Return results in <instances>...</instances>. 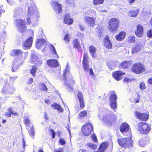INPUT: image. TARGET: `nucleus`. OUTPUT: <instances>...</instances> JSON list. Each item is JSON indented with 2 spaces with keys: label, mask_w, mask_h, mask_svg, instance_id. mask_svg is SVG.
Returning <instances> with one entry per match:
<instances>
[{
  "label": "nucleus",
  "mask_w": 152,
  "mask_h": 152,
  "mask_svg": "<svg viewBox=\"0 0 152 152\" xmlns=\"http://www.w3.org/2000/svg\"><path fill=\"white\" fill-rule=\"evenodd\" d=\"M108 145L107 142H104L102 143L99 148V152H104L107 148Z\"/></svg>",
  "instance_id": "obj_27"
},
{
  "label": "nucleus",
  "mask_w": 152,
  "mask_h": 152,
  "mask_svg": "<svg viewBox=\"0 0 152 152\" xmlns=\"http://www.w3.org/2000/svg\"><path fill=\"white\" fill-rule=\"evenodd\" d=\"M14 22L17 25V28L19 31L22 32L26 30V27L25 26L24 21L18 19L15 20Z\"/></svg>",
  "instance_id": "obj_8"
},
{
  "label": "nucleus",
  "mask_w": 152,
  "mask_h": 152,
  "mask_svg": "<svg viewBox=\"0 0 152 152\" xmlns=\"http://www.w3.org/2000/svg\"><path fill=\"white\" fill-rule=\"evenodd\" d=\"M126 35L125 33L122 31L120 32L119 34L116 36V39L118 41L123 40L124 38Z\"/></svg>",
  "instance_id": "obj_28"
},
{
  "label": "nucleus",
  "mask_w": 152,
  "mask_h": 152,
  "mask_svg": "<svg viewBox=\"0 0 152 152\" xmlns=\"http://www.w3.org/2000/svg\"><path fill=\"white\" fill-rule=\"evenodd\" d=\"M104 42V46L107 48L111 49L112 48V45L110 42L108 36H105Z\"/></svg>",
  "instance_id": "obj_22"
},
{
  "label": "nucleus",
  "mask_w": 152,
  "mask_h": 152,
  "mask_svg": "<svg viewBox=\"0 0 152 152\" xmlns=\"http://www.w3.org/2000/svg\"><path fill=\"white\" fill-rule=\"evenodd\" d=\"M38 12L37 8L34 4L29 6L28 7V16H32L34 17H35L38 15Z\"/></svg>",
  "instance_id": "obj_9"
},
{
  "label": "nucleus",
  "mask_w": 152,
  "mask_h": 152,
  "mask_svg": "<svg viewBox=\"0 0 152 152\" xmlns=\"http://www.w3.org/2000/svg\"><path fill=\"white\" fill-rule=\"evenodd\" d=\"M120 130L122 133L126 135H127L126 133H129L130 131L129 125L126 123H124L121 125L120 127Z\"/></svg>",
  "instance_id": "obj_13"
},
{
  "label": "nucleus",
  "mask_w": 152,
  "mask_h": 152,
  "mask_svg": "<svg viewBox=\"0 0 152 152\" xmlns=\"http://www.w3.org/2000/svg\"><path fill=\"white\" fill-rule=\"evenodd\" d=\"M39 88L40 89L43 91H47L48 88L46 87L45 85L43 83L40 84L39 85Z\"/></svg>",
  "instance_id": "obj_36"
},
{
  "label": "nucleus",
  "mask_w": 152,
  "mask_h": 152,
  "mask_svg": "<svg viewBox=\"0 0 152 152\" xmlns=\"http://www.w3.org/2000/svg\"><path fill=\"white\" fill-rule=\"evenodd\" d=\"M50 50L53 52L54 54H56L57 53L54 47L52 45H50Z\"/></svg>",
  "instance_id": "obj_47"
},
{
  "label": "nucleus",
  "mask_w": 152,
  "mask_h": 152,
  "mask_svg": "<svg viewBox=\"0 0 152 152\" xmlns=\"http://www.w3.org/2000/svg\"><path fill=\"white\" fill-rule=\"evenodd\" d=\"M88 56L87 53H85L83 55V64L84 69L86 72L89 71V65L88 63Z\"/></svg>",
  "instance_id": "obj_12"
},
{
  "label": "nucleus",
  "mask_w": 152,
  "mask_h": 152,
  "mask_svg": "<svg viewBox=\"0 0 152 152\" xmlns=\"http://www.w3.org/2000/svg\"><path fill=\"white\" fill-rule=\"evenodd\" d=\"M69 69L67 66L64 74L63 81L68 87V91H71L73 89L72 85L74 84V81L72 79V75L69 74Z\"/></svg>",
  "instance_id": "obj_2"
},
{
  "label": "nucleus",
  "mask_w": 152,
  "mask_h": 152,
  "mask_svg": "<svg viewBox=\"0 0 152 152\" xmlns=\"http://www.w3.org/2000/svg\"><path fill=\"white\" fill-rule=\"evenodd\" d=\"M25 143H26V142L25 141V140H24V139L23 138V141H22V145H23V147L24 148H25V146H26Z\"/></svg>",
  "instance_id": "obj_58"
},
{
  "label": "nucleus",
  "mask_w": 152,
  "mask_h": 152,
  "mask_svg": "<svg viewBox=\"0 0 152 152\" xmlns=\"http://www.w3.org/2000/svg\"><path fill=\"white\" fill-rule=\"evenodd\" d=\"M140 88L142 89H144L146 88L145 84L144 83L142 82L140 83Z\"/></svg>",
  "instance_id": "obj_50"
},
{
  "label": "nucleus",
  "mask_w": 152,
  "mask_h": 152,
  "mask_svg": "<svg viewBox=\"0 0 152 152\" xmlns=\"http://www.w3.org/2000/svg\"><path fill=\"white\" fill-rule=\"evenodd\" d=\"M132 71L137 74H140L145 71L143 65L140 63L134 64L131 69Z\"/></svg>",
  "instance_id": "obj_6"
},
{
  "label": "nucleus",
  "mask_w": 152,
  "mask_h": 152,
  "mask_svg": "<svg viewBox=\"0 0 152 152\" xmlns=\"http://www.w3.org/2000/svg\"><path fill=\"white\" fill-rule=\"evenodd\" d=\"M29 133L30 136H34V132L33 126L30 127V129L29 130Z\"/></svg>",
  "instance_id": "obj_42"
},
{
  "label": "nucleus",
  "mask_w": 152,
  "mask_h": 152,
  "mask_svg": "<svg viewBox=\"0 0 152 152\" xmlns=\"http://www.w3.org/2000/svg\"><path fill=\"white\" fill-rule=\"evenodd\" d=\"M46 41L44 39H41L37 40L36 44V47L38 49H40L45 45Z\"/></svg>",
  "instance_id": "obj_24"
},
{
  "label": "nucleus",
  "mask_w": 152,
  "mask_h": 152,
  "mask_svg": "<svg viewBox=\"0 0 152 152\" xmlns=\"http://www.w3.org/2000/svg\"><path fill=\"white\" fill-rule=\"evenodd\" d=\"M64 39L65 43H67L69 42L70 36L69 34H66L64 37Z\"/></svg>",
  "instance_id": "obj_39"
},
{
  "label": "nucleus",
  "mask_w": 152,
  "mask_h": 152,
  "mask_svg": "<svg viewBox=\"0 0 152 152\" xmlns=\"http://www.w3.org/2000/svg\"><path fill=\"white\" fill-rule=\"evenodd\" d=\"M52 107L53 108L58 110L61 112H63V109L59 105L55 103L52 105Z\"/></svg>",
  "instance_id": "obj_33"
},
{
  "label": "nucleus",
  "mask_w": 152,
  "mask_h": 152,
  "mask_svg": "<svg viewBox=\"0 0 152 152\" xmlns=\"http://www.w3.org/2000/svg\"><path fill=\"white\" fill-rule=\"evenodd\" d=\"M60 143L61 145H63L65 143V141L63 139H60Z\"/></svg>",
  "instance_id": "obj_54"
},
{
  "label": "nucleus",
  "mask_w": 152,
  "mask_h": 152,
  "mask_svg": "<svg viewBox=\"0 0 152 152\" xmlns=\"http://www.w3.org/2000/svg\"><path fill=\"white\" fill-rule=\"evenodd\" d=\"M142 48L143 45L141 43L136 44L135 47L132 49V53H135L139 52Z\"/></svg>",
  "instance_id": "obj_20"
},
{
  "label": "nucleus",
  "mask_w": 152,
  "mask_h": 152,
  "mask_svg": "<svg viewBox=\"0 0 152 152\" xmlns=\"http://www.w3.org/2000/svg\"><path fill=\"white\" fill-rule=\"evenodd\" d=\"M24 123L27 126L29 125L30 121L28 118H25L24 120Z\"/></svg>",
  "instance_id": "obj_53"
},
{
  "label": "nucleus",
  "mask_w": 152,
  "mask_h": 152,
  "mask_svg": "<svg viewBox=\"0 0 152 152\" xmlns=\"http://www.w3.org/2000/svg\"><path fill=\"white\" fill-rule=\"evenodd\" d=\"M131 64V61H126L123 62L120 65V67L122 68L125 69L128 68Z\"/></svg>",
  "instance_id": "obj_30"
},
{
  "label": "nucleus",
  "mask_w": 152,
  "mask_h": 152,
  "mask_svg": "<svg viewBox=\"0 0 152 152\" xmlns=\"http://www.w3.org/2000/svg\"><path fill=\"white\" fill-rule=\"evenodd\" d=\"M87 115V113L86 111H82L80 112L78 116V118L80 119H82Z\"/></svg>",
  "instance_id": "obj_34"
},
{
  "label": "nucleus",
  "mask_w": 152,
  "mask_h": 152,
  "mask_svg": "<svg viewBox=\"0 0 152 152\" xmlns=\"http://www.w3.org/2000/svg\"><path fill=\"white\" fill-rule=\"evenodd\" d=\"M77 36L78 37H79L81 38H83L84 37L83 34L81 33H80V32L78 33Z\"/></svg>",
  "instance_id": "obj_55"
},
{
  "label": "nucleus",
  "mask_w": 152,
  "mask_h": 152,
  "mask_svg": "<svg viewBox=\"0 0 152 152\" xmlns=\"http://www.w3.org/2000/svg\"><path fill=\"white\" fill-rule=\"evenodd\" d=\"M101 110L102 111L100 113L101 114H98V116L100 118V116L102 114L103 115V117L101 119L103 122L107 125L112 124L114 121L115 116L112 112L107 109H102Z\"/></svg>",
  "instance_id": "obj_1"
},
{
  "label": "nucleus",
  "mask_w": 152,
  "mask_h": 152,
  "mask_svg": "<svg viewBox=\"0 0 152 152\" xmlns=\"http://www.w3.org/2000/svg\"><path fill=\"white\" fill-rule=\"evenodd\" d=\"M91 137L93 141L95 142H97L98 140L96 137V136L94 134H92L91 135Z\"/></svg>",
  "instance_id": "obj_49"
},
{
  "label": "nucleus",
  "mask_w": 152,
  "mask_h": 152,
  "mask_svg": "<svg viewBox=\"0 0 152 152\" xmlns=\"http://www.w3.org/2000/svg\"><path fill=\"white\" fill-rule=\"evenodd\" d=\"M134 115L136 118L141 121H145L148 118V115L147 114L141 113L140 112L136 111L134 113Z\"/></svg>",
  "instance_id": "obj_11"
},
{
  "label": "nucleus",
  "mask_w": 152,
  "mask_h": 152,
  "mask_svg": "<svg viewBox=\"0 0 152 152\" xmlns=\"http://www.w3.org/2000/svg\"><path fill=\"white\" fill-rule=\"evenodd\" d=\"M89 74H91V75H93L94 74L93 71V70L92 69L90 68L89 70Z\"/></svg>",
  "instance_id": "obj_60"
},
{
  "label": "nucleus",
  "mask_w": 152,
  "mask_h": 152,
  "mask_svg": "<svg viewBox=\"0 0 152 152\" xmlns=\"http://www.w3.org/2000/svg\"><path fill=\"white\" fill-rule=\"evenodd\" d=\"M136 35L138 37H141L143 35V28L141 25H138L137 26V30L135 31Z\"/></svg>",
  "instance_id": "obj_17"
},
{
  "label": "nucleus",
  "mask_w": 152,
  "mask_h": 152,
  "mask_svg": "<svg viewBox=\"0 0 152 152\" xmlns=\"http://www.w3.org/2000/svg\"><path fill=\"white\" fill-rule=\"evenodd\" d=\"M117 97L115 93L112 94L110 97V104L113 109H116L117 107L116 100Z\"/></svg>",
  "instance_id": "obj_10"
},
{
  "label": "nucleus",
  "mask_w": 152,
  "mask_h": 152,
  "mask_svg": "<svg viewBox=\"0 0 152 152\" xmlns=\"http://www.w3.org/2000/svg\"><path fill=\"white\" fill-rule=\"evenodd\" d=\"M47 63L48 65L52 67H56L58 65L57 60L54 59L47 60Z\"/></svg>",
  "instance_id": "obj_26"
},
{
  "label": "nucleus",
  "mask_w": 152,
  "mask_h": 152,
  "mask_svg": "<svg viewBox=\"0 0 152 152\" xmlns=\"http://www.w3.org/2000/svg\"><path fill=\"white\" fill-rule=\"evenodd\" d=\"M33 81V79L32 78H30L28 80L27 83L31 84L32 83Z\"/></svg>",
  "instance_id": "obj_57"
},
{
  "label": "nucleus",
  "mask_w": 152,
  "mask_h": 152,
  "mask_svg": "<svg viewBox=\"0 0 152 152\" xmlns=\"http://www.w3.org/2000/svg\"><path fill=\"white\" fill-rule=\"evenodd\" d=\"M135 40L134 37L132 36H130L129 37L128 39V42L130 43L135 42Z\"/></svg>",
  "instance_id": "obj_44"
},
{
  "label": "nucleus",
  "mask_w": 152,
  "mask_h": 152,
  "mask_svg": "<svg viewBox=\"0 0 152 152\" xmlns=\"http://www.w3.org/2000/svg\"><path fill=\"white\" fill-rule=\"evenodd\" d=\"M138 130L143 134H147L151 129L150 124L143 122L140 123L138 124Z\"/></svg>",
  "instance_id": "obj_5"
},
{
  "label": "nucleus",
  "mask_w": 152,
  "mask_h": 152,
  "mask_svg": "<svg viewBox=\"0 0 152 152\" xmlns=\"http://www.w3.org/2000/svg\"><path fill=\"white\" fill-rule=\"evenodd\" d=\"M66 2L71 6H74L75 5V1L74 0H66Z\"/></svg>",
  "instance_id": "obj_45"
},
{
  "label": "nucleus",
  "mask_w": 152,
  "mask_h": 152,
  "mask_svg": "<svg viewBox=\"0 0 152 152\" xmlns=\"http://www.w3.org/2000/svg\"><path fill=\"white\" fill-rule=\"evenodd\" d=\"M148 82L149 83L152 85V78H150L148 80Z\"/></svg>",
  "instance_id": "obj_64"
},
{
  "label": "nucleus",
  "mask_w": 152,
  "mask_h": 152,
  "mask_svg": "<svg viewBox=\"0 0 152 152\" xmlns=\"http://www.w3.org/2000/svg\"><path fill=\"white\" fill-rule=\"evenodd\" d=\"M139 12V10L137 9L130 11L129 13V16L132 17H135Z\"/></svg>",
  "instance_id": "obj_32"
},
{
  "label": "nucleus",
  "mask_w": 152,
  "mask_h": 152,
  "mask_svg": "<svg viewBox=\"0 0 152 152\" xmlns=\"http://www.w3.org/2000/svg\"><path fill=\"white\" fill-rule=\"evenodd\" d=\"M77 96L79 102L80 107L82 108L84 107L83 95L81 92H79L77 94Z\"/></svg>",
  "instance_id": "obj_21"
},
{
  "label": "nucleus",
  "mask_w": 152,
  "mask_h": 152,
  "mask_svg": "<svg viewBox=\"0 0 152 152\" xmlns=\"http://www.w3.org/2000/svg\"><path fill=\"white\" fill-rule=\"evenodd\" d=\"M95 19L89 16L85 17V21L88 26L90 27H93L95 25Z\"/></svg>",
  "instance_id": "obj_14"
},
{
  "label": "nucleus",
  "mask_w": 152,
  "mask_h": 152,
  "mask_svg": "<svg viewBox=\"0 0 152 152\" xmlns=\"http://www.w3.org/2000/svg\"><path fill=\"white\" fill-rule=\"evenodd\" d=\"M36 69L37 68L36 66H33L32 69L30 70V73L34 76H35V75Z\"/></svg>",
  "instance_id": "obj_35"
},
{
  "label": "nucleus",
  "mask_w": 152,
  "mask_h": 152,
  "mask_svg": "<svg viewBox=\"0 0 152 152\" xmlns=\"http://www.w3.org/2000/svg\"><path fill=\"white\" fill-rule=\"evenodd\" d=\"M51 132L52 133V137L54 138L55 137V133L53 130H51Z\"/></svg>",
  "instance_id": "obj_63"
},
{
  "label": "nucleus",
  "mask_w": 152,
  "mask_h": 152,
  "mask_svg": "<svg viewBox=\"0 0 152 152\" xmlns=\"http://www.w3.org/2000/svg\"><path fill=\"white\" fill-rule=\"evenodd\" d=\"M139 144L141 147H144L145 145V141L142 140L139 141Z\"/></svg>",
  "instance_id": "obj_48"
},
{
  "label": "nucleus",
  "mask_w": 152,
  "mask_h": 152,
  "mask_svg": "<svg viewBox=\"0 0 152 152\" xmlns=\"http://www.w3.org/2000/svg\"><path fill=\"white\" fill-rule=\"evenodd\" d=\"M131 80H130L129 78H126L124 79V82H130Z\"/></svg>",
  "instance_id": "obj_56"
},
{
  "label": "nucleus",
  "mask_w": 152,
  "mask_h": 152,
  "mask_svg": "<svg viewBox=\"0 0 152 152\" xmlns=\"http://www.w3.org/2000/svg\"><path fill=\"white\" fill-rule=\"evenodd\" d=\"M93 129V127L91 124L89 123L84 124L82 128V134L85 136H87L89 135Z\"/></svg>",
  "instance_id": "obj_7"
},
{
  "label": "nucleus",
  "mask_w": 152,
  "mask_h": 152,
  "mask_svg": "<svg viewBox=\"0 0 152 152\" xmlns=\"http://www.w3.org/2000/svg\"><path fill=\"white\" fill-rule=\"evenodd\" d=\"M118 142L120 145L124 148L131 147L132 146V140L130 138H120Z\"/></svg>",
  "instance_id": "obj_4"
},
{
  "label": "nucleus",
  "mask_w": 152,
  "mask_h": 152,
  "mask_svg": "<svg viewBox=\"0 0 152 152\" xmlns=\"http://www.w3.org/2000/svg\"><path fill=\"white\" fill-rule=\"evenodd\" d=\"M28 52H26L25 53H23L21 50H18L16 49V56H18L20 55H22V56H23V55L24 56V57H17L16 58H18V60H20V61H21L22 60H23L24 59L26 58V57L28 55Z\"/></svg>",
  "instance_id": "obj_18"
},
{
  "label": "nucleus",
  "mask_w": 152,
  "mask_h": 152,
  "mask_svg": "<svg viewBox=\"0 0 152 152\" xmlns=\"http://www.w3.org/2000/svg\"><path fill=\"white\" fill-rule=\"evenodd\" d=\"M35 62V66H40L42 64V61L41 59H38Z\"/></svg>",
  "instance_id": "obj_43"
},
{
  "label": "nucleus",
  "mask_w": 152,
  "mask_h": 152,
  "mask_svg": "<svg viewBox=\"0 0 152 152\" xmlns=\"http://www.w3.org/2000/svg\"><path fill=\"white\" fill-rule=\"evenodd\" d=\"M140 98L136 99H134V102L136 103H138L139 102Z\"/></svg>",
  "instance_id": "obj_62"
},
{
  "label": "nucleus",
  "mask_w": 152,
  "mask_h": 152,
  "mask_svg": "<svg viewBox=\"0 0 152 152\" xmlns=\"http://www.w3.org/2000/svg\"><path fill=\"white\" fill-rule=\"evenodd\" d=\"M103 0H94L93 3L95 5H99L103 3Z\"/></svg>",
  "instance_id": "obj_38"
},
{
  "label": "nucleus",
  "mask_w": 152,
  "mask_h": 152,
  "mask_svg": "<svg viewBox=\"0 0 152 152\" xmlns=\"http://www.w3.org/2000/svg\"><path fill=\"white\" fill-rule=\"evenodd\" d=\"M87 146L90 148L93 149H96L97 147L96 145L92 143H88L87 144Z\"/></svg>",
  "instance_id": "obj_40"
},
{
  "label": "nucleus",
  "mask_w": 152,
  "mask_h": 152,
  "mask_svg": "<svg viewBox=\"0 0 152 152\" xmlns=\"http://www.w3.org/2000/svg\"><path fill=\"white\" fill-rule=\"evenodd\" d=\"M16 49H14L12 50L10 53V55L13 56H16Z\"/></svg>",
  "instance_id": "obj_51"
},
{
  "label": "nucleus",
  "mask_w": 152,
  "mask_h": 152,
  "mask_svg": "<svg viewBox=\"0 0 152 152\" xmlns=\"http://www.w3.org/2000/svg\"><path fill=\"white\" fill-rule=\"evenodd\" d=\"M33 36L30 37L24 43L23 46L25 49H26L27 48H30L31 47L33 41Z\"/></svg>",
  "instance_id": "obj_16"
},
{
  "label": "nucleus",
  "mask_w": 152,
  "mask_h": 152,
  "mask_svg": "<svg viewBox=\"0 0 152 152\" xmlns=\"http://www.w3.org/2000/svg\"><path fill=\"white\" fill-rule=\"evenodd\" d=\"M89 51L91 56L94 58L96 57L95 54L96 51V48L94 46H90L89 48Z\"/></svg>",
  "instance_id": "obj_29"
},
{
  "label": "nucleus",
  "mask_w": 152,
  "mask_h": 152,
  "mask_svg": "<svg viewBox=\"0 0 152 152\" xmlns=\"http://www.w3.org/2000/svg\"><path fill=\"white\" fill-rule=\"evenodd\" d=\"M125 74V73L121 71H117L113 73V76L115 79L118 81L121 79V76Z\"/></svg>",
  "instance_id": "obj_25"
},
{
  "label": "nucleus",
  "mask_w": 152,
  "mask_h": 152,
  "mask_svg": "<svg viewBox=\"0 0 152 152\" xmlns=\"http://www.w3.org/2000/svg\"><path fill=\"white\" fill-rule=\"evenodd\" d=\"M11 113H10L8 112L5 113V115L6 116H8L9 117H11Z\"/></svg>",
  "instance_id": "obj_61"
},
{
  "label": "nucleus",
  "mask_w": 152,
  "mask_h": 152,
  "mask_svg": "<svg viewBox=\"0 0 152 152\" xmlns=\"http://www.w3.org/2000/svg\"><path fill=\"white\" fill-rule=\"evenodd\" d=\"M52 6L53 9L57 13H60L62 11L61 5L57 2H53Z\"/></svg>",
  "instance_id": "obj_15"
},
{
  "label": "nucleus",
  "mask_w": 152,
  "mask_h": 152,
  "mask_svg": "<svg viewBox=\"0 0 152 152\" xmlns=\"http://www.w3.org/2000/svg\"><path fill=\"white\" fill-rule=\"evenodd\" d=\"M73 47L74 48L77 49L78 50H80L81 48L80 45L78 40L75 39L73 41Z\"/></svg>",
  "instance_id": "obj_31"
},
{
  "label": "nucleus",
  "mask_w": 152,
  "mask_h": 152,
  "mask_svg": "<svg viewBox=\"0 0 152 152\" xmlns=\"http://www.w3.org/2000/svg\"><path fill=\"white\" fill-rule=\"evenodd\" d=\"M90 12L91 13V14H90V15L93 17V18H94L95 19L96 17L95 11L93 10H90Z\"/></svg>",
  "instance_id": "obj_46"
},
{
  "label": "nucleus",
  "mask_w": 152,
  "mask_h": 152,
  "mask_svg": "<svg viewBox=\"0 0 152 152\" xmlns=\"http://www.w3.org/2000/svg\"><path fill=\"white\" fill-rule=\"evenodd\" d=\"M21 10L18 9L15 10L14 11L15 15L14 16L15 17H17L18 15H20L21 13Z\"/></svg>",
  "instance_id": "obj_41"
},
{
  "label": "nucleus",
  "mask_w": 152,
  "mask_h": 152,
  "mask_svg": "<svg viewBox=\"0 0 152 152\" xmlns=\"http://www.w3.org/2000/svg\"><path fill=\"white\" fill-rule=\"evenodd\" d=\"M119 21L116 18H112L110 19L109 22L108 29L110 32H115L118 28Z\"/></svg>",
  "instance_id": "obj_3"
},
{
  "label": "nucleus",
  "mask_w": 152,
  "mask_h": 152,
  "mask_svg": "<svg viewBox=\"0 0 152 152\" xmlns=\"http://www.w3.org/2000/svg\"><path fill=\"white\" fill-rule=\"evenodd\" d=\"M64 23L68 25H71L73 22V20L70 17L69 14H66L64 16Z\"/></svg>",
  "instance_id": "obj_23"
},
{
  "label": "nucleus",
  "mask_w": 152,
  "mask_h": 152,
  "mask_svg": "<svg viewBox=\"0 0 152 152\" xmlns=\"http://www.w3.org/2000/svg\"><path fill=\"white\" fill-rule=\"evenodd\" d=\"M63 149L61 148H60L59 150L56 149L55 150V152H62Z\"/></svg>",
  "instance_id": "obj_59"
},
{
  "label": "nucleus",
  "mask_w": 152,
  "mask_h": 152,
  "mask_svg": "<svg viewBox=\"0 0 152 152\" xmlns=\"http://www.w3.org/2000/svg\"><path fill=\"white\" fill-rule=\"evenodd\" d=\"M147 36L149 37H152V29H151L148 31Z\"/></svg>",
  "instance_id": "obj_52"
},
{
  "label": "nucleus",
  "mask_w": 152,
  "mask_h": 152,
  "mask_svg": "<svg viewBox=\"0 0 152 152\" xmlns=\"http://www.w3.org/2000/svg\"><path fill=\"white\" fill-rule=\"evenodd\" d=\"M37 57L34 54H33L32 55L31 58L30 62H34L36 61L38 59Z\"/></svg>",
  "instance_id": "obj_37"
},
{
  "label": "nucleus",
  "mask_w": 152,
  "mask_h": 152,
  "mask_svg": "<svg viewBox=\"0 0 152 152\" xmlns=\"http://www.w3.org/2000/svg\"><path fill=\"white\" fill-rule=\"evenodd\" d=\"M18 58H16L15 59L12 65V72H15L16 71L21 62L20 60L18 61Z\"/></svg>",
  "instance_id": "obj_19"
}]
</instances>
